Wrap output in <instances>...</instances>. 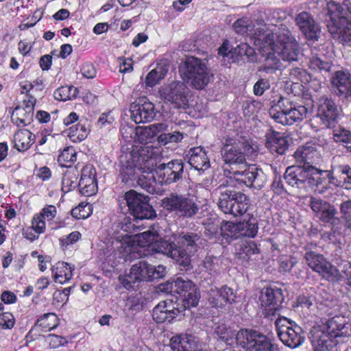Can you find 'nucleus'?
Masks as SVG:
<instances>
[{"instance_id": "nucleus-34", "label": "nucleus", "mask_w": 351, "mask_h": 351, "mask_svg": "<svg viewBox=\"0 0 351 351\" xmlns=\"http://www.w3.org/2000/svg\"><path fill=\"white\" fill-rule=\"evenodd\" d=\"M171 347L173 351H195L197 341L191 335L181 334L171 338Z\"/></svg>"}, {"instance_id": "nucleus-11", "label": "nucleus", "mask_w": 351, "mask_h": 351, "mask_svg": "<svg viewBox=\"0 0 351 351\" xmlns=\"http://www.w3.org/2000/svg\"><path fill=\"white\" fill-rule=\"evenodd\" d=\"M275 324L278 336L285 346L296 348L303 343V330L295 322L282 317L276 320Z\"/></svg>"}, {"instance_id": "nucleus-30", "label": "nucleus", "mask_w": 351, "mask_h": 351, "mask_svg": "<svg viewBox=\"0 0 351 351\" xmlns=\"http://www.w3.org/2000/svg\"><path fill=\"white\" fill-rule=\"evenodd\" d=\"M328 14L330 21L327 24L328 32L330 26L346 25L348 19H347V12L343 8V3L340 5L334 1H329L327 3Z\"/></svg>"}, {"instance_id": "nucleus-57", "label": "nucleus", "mask_w": 351, "mask_h": 351, "mask_svg": "<svg viewBox=\"0 0 351 351\" xmlns=\"http://www.w3.org/2000/svg\"><path fill=\"white\" fill-rule=\"evenodd\" d=\"M14 324L15 319L12 313L5 312L0 314V326L3 328L10 329L13 328Z\"/></svg>"}, {"instance_id": "nucleus-22", "label": "nucleus", "mask_w": 351, "mask_h": 351, "mask_svg": "<svg viewBox=\"0 0 351 351\" xmlns=\"http://www.w3.org/2000/svg\"><path fill=\"white\" fill-rule=\"evenodd\" d=\"M96 170L91 165H86L82 170L78 186L80 193L85 196H91L97 191Z\"/></svg>"}, {"instance_id": "nucleus-64", "label": "nucleus", "mask_w": 351, "mask_h": 351, "mask_svg": "<svg viewBox=\"0 0 351 351\" xmlns=\"http://www.w3.org/2000/svg\"><path fill=\"white\" fill-rule=\"evenodd\" d=\"M341 271L345 276V281L346 285L351 287V263H344L343 264Z\"/></svg>"}, {"instance_id": "nucleus-7", "label": "nucleus", "mask_w": 351, "mask_h": 351, "mask_svg": "<svg viewBox=\"0 0 351 351\" xmlns=\"http://www.w3.org/2000/svg\"><path fill=\"white\" fill-rule=\"evenodd\" d=\"M160 290L177 293L176 300L174 301L180 308L181 313L186 308L196 306L198 304L199 293L196 286L191 280H184L178 278L171 284L161 285Z\"/></svg>"}, {"instance_id": "nucleus-47", "label": "nucleus", "mask_w": 351, "mask_h": 351, "mask_svg": "<svg viewBox=\"0 0 351 351\" xmlns=\"http://www.w3.org/2000/svg\"><path fill=\"white\" fill-rule=\"evenodd\" d=\"M78 171L75 169H68L62 177V189L66 191H71L78 186Z\"/></svg>"}, {"instance_id": "nucleus-40", "label": "nucleus", "mask_w": 351, "mask_h": 351, "mask_svg": "<svg viewBox=\"0 0 351 351\" xmlns=\"http://www.w3.org/2000/svg\"><path fill=\"white\" fill-rule=\"evenodd\" d=\"M260 252L256 243L253 241H247L241 245L239 254L241 259L245 261H254L253 256L258 255Z\"/></svg>"}, {"instance_id": "nucleus-62", "label": "nucleus", "mask_w": 351, "mask_h": 351, "mask_svg": "<svg viewBox=\"0 0 351 351\" xmlns=\"http://www.w3.org/2000/svg\"><path fill=\"white\" fill-rule=\"evenodd\" d=\"M82 75L88 79H92L95 77L97 71L92 63H85L81 68Z\"/></svg>"}, {"instance_id": "nucleus-23", "label": "nucleus", "mask_w": 351, "mask_h": 351, "mask_svg": "<svg viewBox=\"0 0 351 351\" xmlns=\"http://www.w3.org/2000/svg\"><path fill=\"white\" fill-rule=\"evenodd\" d=\"M294 158L298 164L307 165L306 168H311L313 164L320 161L321 154L314 144L308 143L297 149Z\"/></svg>"}, {"instance_id": "nucleus-54", "label": "nucleus", "mask_w": 351, "mask_h": 351, "mask_svg": "<svg viewBox=\"0 0 351 351\" xmlns=\"http://www.w3.org/2000/svg\"><path fill=\"white\" fill-rule=\"evenodd\" d=\"M309 66L311 69L315 71H329L330 69V63L321 57L315 56L311 59Z\"/></svg>"}, {"instance_id": "nucleus-1", "label": "nucleus", "mask_w": 351, "mask_h": 351, "mask_svg": "<svg viewBox=\"0 0 351 351\" xmlns=\"http://www.w3.org/2000/svg\"><path fill=\"white\" fill-rule=\"evenodd\" d=\"M129 217H124L119 223L118 227L123 230L117 237L115 245L123 255L137 254L138 256H147L149 252L160 253L174 260L178 265L184 267H189L191 263V256L181 247H176L174 242L183 246L194 247L199 239V237L194 232H182L173 234V241L168 242L163 239V234L158 226H154L150 229L140 234H129L134 229Z\"/></svg>"}, {"instance_id": "nucleus-4", "label": "nucleus", "mask_w": 351, "mask_h": 351, "mask_svg": "<svg viewBox=\"0 0 351 351\" xmlns=\"http://www.w3.org/2000/svg\"><path fill=\"white\" fill-rule=\"evenodd\" d=\"M234 180L246 186L260 189L265 184L267 178L261 169L255 165H249L243 170L234 171L232 177L226 180V184L223 183L218 187L219 209L225 214L237 217L245 213L248 206L247 196L230 188Z\"/></svg>"}, {"instance_id": "nucleus-29", "label": "nucleus", "mask_w": 351, "mask_h": 351, "mask_svg": "<svg viewBox=\"0 0 351 351\" xmlns=\"http://www.w3.org/2000/svg\"><path fill=\"white\" fill-rule=\"evenodd\" d=\"M335 186L351 190V167L348 164L332 163Z\"/></svg>"}, {"instance_id": "nucleus-39", "label": "nucleus", "mask_w": 351, "mask_h": 351, "mask_svg": "<svg viewBox=\"0 0 351 351\" xmlns=\"http://www.w3.org/2000/svg\"><path fill=\"white\" fill-rule=\"evenodd\" d=\"M33 116L29 111L27 112L22 106H17L13 110L11 119L17 126H23L31 123Z\"/></svg>"}, {"instance_id": "nucleus-3", "label": "nucleus", "mask_w": 351, "mask_h": 351, "mask_svg": "<svg viewBox=\"0 0 351 351\" xmlns=\"http://www.w3.org/2000/svg\"><path fill=\"white\" fill-rule=\"evenodd\" d=\"M252 40L264 57V62L260 70L270 73L279 69L281 62L278 56L287 62L298 60L299 45L285 25L275 26L271 31L262 29L258 33H255Z\"/></svg>"}, {"instance_id": "nucleus-63", "label": "nucleus", "mask_w": 351, "mask_h": 351, "mask_svg": "<svg viewBox=\"0 0 351 351\" xmlns=\"http://www.w3.org/2000/svg\"><path fill=\"white\" fill-rule=\"evenodd\" d=\"M16 295L10 291H4L1 295V300L5 304H14L16 302Z\"/></svg>"}, {"instance_id": "nucleus-41", "label": "nucleus", "mask_w": 351, "mask_h": 351, "mask_svg": "<svg viewBox=\"0 0 351 351\" xmlns=\"http://www.w3.org/2000/svg\"><path fill=\"white\" fill-rule=\"evenodd\" d=\"M147 197L143 201L137 208L132 213L136 219H152L156 216L155 210L152 206L148 203Z\"/></svg>"}, {"instance_id": "nucleus-52", "label": "nucleus", "mask_w": 351, "mask_h": 351, "mask_svg": "<svg viewBox=\"0 0 351 351\" xmlns=\"http://www.w3.org/2000/svg\"><path fill=\"white\" fill-rule=\"evenodd\" d=\"M315 306L314 300L311 297L300 295L297 299L295 307L298 311H300V308H301L307 315L314 309Z\"/></svg>"}, {"instance_id": "nucleus-8", "label": "nucleus", "mask_w": 351, "mask_h": 351, "mask_svg": "<svg viewBox=\"0 0 351 351\" xmlns=\"http://www.w3.org/2000/svg\"><path fill=\"white\" fill-rule=\"evenodd\" d=\"M236 343L246 351H280L278 345L271 338L254 330H239Z\"/></svg>"}, {"instance_id": "nucleus-28", "label": "nucleus", "mask_w": 351, "mask_h": 351, "mask_svg": "<svg viewBox=\"0 0 351 351\" xmlns=\"http://www.w3.org/2000/svg\"><path fill=\"white\" fill-rule=\"evenodd\" d=\"M56 215L57 209L53 205H47L40 213L35 214L32 218V227L35 232L38 234L45 232L46 221H53Z\"/></svg>"}, {"instance_id": "nucleus-15", "label": "nucleus", "mask_w": 351, "mask_h": 351, "mask_svg": "<svg viewBox=\"0 0 351 351\" xmlns=\"http://www.w3.org/2000/svg\"><path fill=\"white\" fill-rule=\"evenodd\" d=\"M332 172V166L330 170L325 171L311 167L308 176V191L311 190L322 194L325 193L330 185L335 186Z\"/></svg>"}, {"instance_id": "nucleus-49", "label": "nucleus", "mask_w": 351, "mask_h": 351, "mask_svg": "<svg viewBox=\"0 0 351 351\" xmlns=\"http://www.w3.org/2000/svg\"><path fill=\"white\" fill-rule=\"evenodd\" d=\"M77 160V152L73 147L64 148L58 156V161L61 166L69 167Z\"/></svg>"}, {"instance_id": "nucleus-55", "label": "nucleus", "mask_w": 351, "mask_h": 351, "mask_svg": "<svg viewBox=\"0 0 351 351\" xmlns=\"http://www.w3.org/2000/svg\"><path fill=\"white\" fill-rule=\"evenodd\" d=\"M333 138L337 143L349 144L351 143V132L345 128H337L333 131Z\"/></svg>"}, {"instance_id": "nucleus-58", "label": "nucleus", "mask_w": 351, "mask_h": 351, "mask_svg": "<svg viewBox=\"0 0 351 351\" xmlns=\"http://www.w3.org/2000/svg\"><path fill=\"white\" fill-rule=\"evenodd\" d=\"M269 87L270 84L268 80L261 79L258 80L254 86V93L257 96H261L266 90L269 88Z\"/></svg>"}, {"instance_id": "nucleus-19", "label": "nucleus", "mask_w": 351, "mask_h": 351, "mask_svg": "<svg viewBox=\"0 0 351 351\" xmlns=\"http://www.w3.org/2000/svg\"><path fill=\"white\" fill-rule=\"evenodd\" d=\"M309 175L310 168L300 165L291 166L286 169L284 178L289 185L308 191Z\"/></svg>"}, {"instance_id": "nucleus-6", "label": "nucleus", "mask_w": 351, "mask_h": 351, "mask_svg": "<svg viewBox=\"0 0 351 351\" xmlns=\"http://www.w3.org/2000/svg\"><path fill=\"white\" fill-rule=\"evenodd\" d=\"M273 102L274 104L269 113L276 123L291 125L302 121L306 117L307 108L305 106L293 104L282 96Z\"/></svg>"}, {"instance_id": "nucleus-46", "label": "nucleus", "mask_w": 351, "mask_h": 351, "mask_svg": "<svg viewBox=\"0 0 351 351\" xmlns=\"http://www.w3.org/2000/svg\"><path fill=\"white\" fill-rule=\"evenodd\" d=\"M36 325L46 331L51 330L58 326V319L53 313H45L38 319Z\"/></svg>"}, {"instance_id": "nucleus-5", "label": "nucleus", "mask_w": 351, "mask_h": 351, "mask_svg": "<svg viewBox=\"0 0 351 351\" xmlns=\"http://www.w3.org/2000/svg\"><path fill=\"white\" fill-rule=\"evenodd\" d=\"M314 351H337V337L351 336V322L341 315H335L311 330Z\"/></svg>"}, {"instance_id": "nucleus-20", "label": "nucleus", "mask_w": 351, "mask_h": 351, "mask_svg": "<svg viewBox=\"0 0 351 351\" xmlns=\"http://www.w3.org/2000/svg\"><path fill=\"white\" fill-rule=\"evenodd\" d=\"M337 116V108L332 99L324 97L320 99L317 117L320 119L324 127L327 128L334 127Z\"/></svg>"}, {"instance_id": "nucleus-32", "label": "nucleus", "mask_w": 351, "mask_h": 351, "mask_svg": "<svg viewBox=\"0 0 351 351\" xmlns=\"http://www.w3.org/2000/svg\"><path fill=\"white\" fill-rule=\"evenodd\" d=\"M266 137V147L271 152L283 154L287 149L289 141L284 134L271 132Z\"/></svg>"}, {"instance_id": "nucleus-10", "label": "nucleus", "mask_w": 351, "mask_h": 351, "mask_svg": "<svg viewBox=\"0 0 351 351\" xmlns=\"http://www.w3.org/2000/svg\"><path fill=\"white\" fill-rule=\"evenodd\" d=\"M184 80L197 90L205 88L213 78V74L200 59L190 57L186 61Z\"/></svg>"}, {"instance_id": "nucleus-26", "label": "nucleus", "mask_w": 351, "mask_h": 351, "mask_svg": "<svg viewBox=\"0 0 351 351\" xmlns=\"http://www.w3.org/2000/svg\"><path fill=\"white\" fill-rule=\"evenodd\" d=\"M332 86L337 95L351 99V74L348 72L336 71L332 77Z\"/></svg>"}, {"instance_id": "nucleus-17", "label": "nucleus", "mask_w": 351, "mask_h": 351, "mask_svg": "<svg viewBox=\"0 0 351 351\" xmlns=\"http://www.w3.org/2000/svg\"><path fill=\"white\" fill-rule=\"evenodd\" d=\"M151 265L145 261H139L132 265L130 272L123 278L121 283L126 289H134L136 284L141 281L151 280Z\"/></svg>"}, {"instance_id": "nucleus-53", "label": "nucleus", "mask_w": 351, "mask_h": 351, "mask_svg": "<svg viewBox=\"0 0 351 351\" xmlns=\"http://www.w3.org/2000/svg\"><path fill=\"white\" fill-rule=\"evenodd\" d=\"M339 208L344 226L351 230V199L343 201Z\"/></svg>"}, {"instance_id": "nucleus-35", "label": "nucleus", "mask_w": 351, "mask_h": 351, "mask_svg": "<svg viewBox=\"0 0 351 351\" xmlns=\"http://www.w3.org/2000/svg\"><path fill=\"white\" fill-rule=\"evenodd\" d=\"M74 265L65 263L58 262L52 267V274L56 282L65 284L73 277Z\"/></svg>"}, {"instance_id": "nucleus-56", "label": "nucleus", "mask_w": 351, "mask_h": 351, "mask_svg": "<svg viewBox=\"0 0 351 351\" xmlns=\"http://www.w3.org/2000/svg\"><path fill=\"white\" fill-rule=\"evenodd\" d=\"M298 263V259L293 256H282L280 259V272H289Z\"/></svg>"}, {"instance_id": "nucleus-45", "label": "nucleus", "mask_w": 351, "mask_h": 351, "mask_svg": "<svg viewBox=\"0 0 351 351\" xmlns=\"http://www.w3.org/2000/svg\"><path fill=\"white\" fill-rule=\"evenodd\" d=\"M78 94V90L73 86H64L56 89L54 92L56 99L59 101H68L75 99Z\"/></svg>"}, {"instance_id": "nucleus-2", "label": "nucleus", "mask_w": 351, "mask_h": 351, "mask_svg": "<svg viewBox=\"0 0 351 351\" xmlns=\"http://www.w3.org/2000/svg\"><path fill=\"white\" fill-rule=\"evenodd\" d=\"M160 154L159 147L152 145L142 146L132 149L125 156H121L122 167L120 176L122 182L127 183L138 176V172L153 173L158 177V182L169 184L179 180L184 171V165L180 160H173L167 164L162 163L154 168L157 158Z\"/></svg>"}, {"instance_id": "nucleus-48", "label": "nucleus", "mask_w": 351, "mask_h": 351, "mask_svg": "<svg viewBox=\"0 0 351 351\" xmlns=\"http://www.w3.org/2000/svg\"><path fill=\"white\" fill-rule=\"evenodd\" d=\"M150 127L145 128H136L134 131V141L137 143L142 145H147L148 143L152 141V139L154 137V132H152Z\"/></svg>"}, {"instance_id": "nucleus-37", "label": "nucleus", "mask_w": 351, "mask_h": 351, "mask_svg": "<svg viewBox=\"0 0 351 351\" xmlns=\"http://www.w3.org/2000/svg\"><path fill=\"white\" fill-rule=\"evenodd\" d=\"M330 34L344 46L351 47V23L348 21L346 25L330 26Z\"/></svg>"}, {"instance_id": "nucleus-25", "label": "nucleus", "mask_w": 351, "mask_h": 351, "mask_svg": "<svg viewBox=\"0 0 351 351\" xmlns=\"http://www.w3.org/2000/svg\"><path fill=\"white\" fill-rule=\"evenodd\" d=\"M295 22L301 32L308 40H317L319 38V28L313 17L307 12H302L295 18Z\"/></svg>"}, {"instance_id": "nucleus-61", "label": "nucleus", "mask_w": 351, "mask_h": 351, "mask_svg": "<svg viewBox=\"0 0 351 351\" xmlns=\"http://www.w3.org/2000/svg\"><path fill=\"white\" fill-rule=\"evenodd\" d=\"M151 280L152 279H158L163 278L167 273L166 267L162 265L153 266L151 265Z\"/></svg>"}, {"instance_id": "nucleus-21", "label": "nucleus", "mask_w": 351, "mask_h": 351, "mask_svg": "<svg viewBox=\"0 0 351 351\" xmlns=\"http://www.w3.org/2000/svg\"><path fill=\"white\" fill-rule=\"evenodd\" d=\"M130 117L136 123H147L154 120L156 111L153 103L144 101L142 104L133 103L130 106Z\"/></svg>"}, {"instance_id": "nucleus-42", "label": "nucleus", "mask_w": 351, "mask_h": 351, "mask_svg": "<svg viewBox=\"0 0 351 351\" xmlns=\"http://www.w3.org/2000/svg\"><path fill=\"white\" fill-rule=\"evenodd\" d=\"M216 335L227 344L232 345L236 342L237 333L230 327H227L224 324H219L215 329Z\"/></svg>"}, {"instance_id": "nucleus-51", "label": "nucleus", "mask_w": 351, "mask_h": 351, "mask_svg": "<svg viewBox=\"0 0 351 351\" xmlns=\"http://www.w3.org/2000/svg\"><path fill=\"white\" fill-rule=\"evenodd\" d=\"M202 265L205 271L210 275H214L219 270V260L216 256L208 255L204 259Z\"/></svg>"}, {"instance_id": "nucleus-44", "label": "nucleus", "mask_w": 351, "mask_h": 351, "mask_svg": "<svg viewBox=\"0 0 351 351\" xmlns=\"http://www.w3.org/2000/svg\"><path fill=\"white\" fill-rule=\"evenodd\" d=\"M146 197L134 190H130L125 193L123 199L127 203L128 209L132 213Z\"/></svg>"}, {"instance_id": "nucleus-24", "label": "nucleus", "mask_w": 351, "mask_h": 351, "mask_svg": "<svg viewBox=\"0 0 351 351\" xmlns=\"http://www.w3.org/2000/svg\"><path fill=\"white\" fill-rule=\"evenodd\" d=\"M309 206L317 217L324 223H332L335 219L337 210L334 206L319 198L311 197Z\"/></svg>"}, {"instance_id": "nucleus-16", "label": "nucleus", "mask_w": 351, "mask_h": 351, "mask_svg": "<svg viewBox=\"0 0 351 351\" xmlns=\"http://www.w3.org/2000/svg\"><path fill=\"white\" fill-rule=\"evenodd\" d=\"M180 308L173 300L160 301L152 310V318L158 324H171L181 313Z\"/></svg>"}, {"instance_id": "nucleus-13", "label": "nucleus", "mask_w": 351, "mask_h": 351, "mask_svg": "<svg viewBox=\"0 0 351 351\" xmlns=\"http://www.w3.org/2000/svg\"><path fill=\"white\" fill-rule=\"evenodd\" d=\"M258 221L252 215L247 220L239 223L226 221L221 226V234L226 239H237L240 237L254 238L258 232Z\"/></svg>"}, {"instance_id": "nucleus-50", "label": "nucleus", "mask_w": 351, "mask_h": 351, "mask_svg": "<svg viewBox=\"0 0 351 351\" xmlns=\"http://www.w3.org/2000/svg\"><path fill=\"white\" fill-rule=\"evenodd\" d=\"M92 212V205L83 202L72 210L71 215L73 217L78 219H86L90 216Z\"/></svg>"}, {"instance_id": "nucleus-9", "label": "nucleus", "mask_w": 351, "mask_h": 351, "mask_svg": "<svg viewBox=\"0 0 351 351\" xmlns=\"http://www.w3.org/2000/svg\"><path fill=\"white\" fill-rule=\"evenodd\" d=\"M166 210L175 213L178 216L191 218L199 212L197 199L189 195L171 193L162 201Z\"/></svg>"}, {"instance_id": "nucleus-31", "label": "nucleus", "mask_w": 351, "mask_h": 351, "mask_svg": "<svg viewBox=\"0 0 351 351\" xmlns=\"http://www.w3.org/2000/svg\"><path fill=\"white\" fill-rule=\"evenodd\" d=\"M222 159L228 165H243L246 160L241 149L235 145L226 143L221 149Z\"/></svg>"}, {"instance_id": "nucleus-60", "label": "nucleus", "mask_w": 351, "mask_h": 351, "mask_svg": "<svg viewBox=\"0 0 351 351\" xmlns=\"http://www.w3.org/2000/svg\"><path fill=\"white\" fill-rule=\"evenodd\" d=\"M46 341L52 348H58L66 343V341L64 337L56 335H48Z\"/></svg>"}, {"instance_id": "nucleus-43", "label": "nucleus", "mask_w": 351, "mask_h": 351, "mask_svg": "<svg viewBox=\"0 0 351 351\" xmlns=\"http://www.w3.org/2000/svg\"><path fill=\"white\" fill-rule=\"evenodd\" d=\"M88 133L89 130L82 123L71 126L68 130V136L75 142L84 140Z\"/></svg>"}, {"instance_id": "nucleus-27", "label": "nucleus", "mask_w": 351, "mask_h": 351, "mask_svg": "<svg viewBox=\"0 0 351 351\" xmlns=\"http://www.w3.org/2000/svg\"><path fill=\"white\" fill-rule=\"evenodd\" d=\"M235 299L234 291L226 285L221 288L211 289L210 291L209 302L215 307H223L228 303H232Z\"/></svg>"}, {"instance_id": "nucleus-36", "label": "nucleus", "mask_w": 351, "mask_h": 351, "mask_svg": "<svg viewBox=\"0 0 351 351\" xmlns=\"http://www.w3.org/2000/svg\"><path fill=\"white\" fill-rule=\"evenodd\" d=\"M35 141V136L27 130H19L13 138L14 147L19 152L27 150Z\"/></svg>"}, {"instance_id": "nucleus-38", "label": "nucleus", "mask_w": 351, "mask_h": 351, "mask_svg": "<svg viewBox=\"0 0 351 351\" xmlns=\"http://www.w3.org/2000/svg\"><path fill=\"white\" fill-rule=\"evenodd\" d=\"M168 69L164 65L158 64L157 66L148 73L145 77V83L147 86L153 87L164 79Z\"/></svg>"}, {"instance_id": "nucleus-33", "label": "nucleus", "mask_w": 351, "mask_h": 351, "mask_svg": "<svg viewBox=\"0 0 351 351\" xmlns=\"http://www.w3.org/2000/svg\"><path fill=\"white\" fill-rule=\"evenodd\" d=\"M189 163L197 171H205L210 167L207 154L202 147L191 148L189 151Z\"/></svg>"}, {"instance_id": "nucleus-59", "label": "nucleus", "mask_w": 351, "mask_h": 351, "mask_svg": "<svg viewBox=\"0 0 351 351\" xmlns=\"http://www.w3.org/2000/svg\"><path fill=\"white\" fill-rule=\"evenodd\" d=\"M81 237V234L78 231H74L69 235L60 239V244L62 247L71 245L77 241Z\"/></svg>"}, {"instance_id": "nucleus-12", "label": "nucleus", "mask_w": 351, "mask_h": 351, "mask_svg": "<svg viewBox=\"0 0 351 351\" xmlns=\"http://www.w3.org/2000/svg\"><path fill=\"white\" fill-rule=\"evenodd\" d=\"M304 258L308 267L322 278L332 282H339L343 278L339 269L322 255L308 252L305 254Z\"/></svg>"}, {"instance_id": "nucleus-14", "label": "nucleus", "mask_w": 351, "mask_h": 351, "mask_svg": "<svg viewBox=\"0 0 351 351\" xmlns=\"http://www.w3.org/2000/svg\"><path fill=\"white\" fill-rule=\"evenodd\" d=\"M162 99L174 105L175 108H182L188 103V88L181 82L174 81L160 90Z\"/></svg>"}, {"instance_id": "nucleus-18", "label": "nucleus", "mask_w": 351, "mask_h": 351, "mask_svg": "<svg viewBox=\"0 0 351 351\" xmlns=\"http://www.w3.org/2000/svg\"><path fill=\"white\" fill-rule=\"evenodd\" d=\"M284 300L282 290L276 287H269L261 291L260 301L261 308L266 316L274 315Z\"/></svg>"}]
</instances>
